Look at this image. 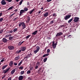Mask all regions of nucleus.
<instances>
[{
  "label": "nucleus",
  "mask_w": 80,
  "mask_h": 80,
  "mask_svg": "<svg viewBox=\"0 0 80 80\" xmlns=\"http://www.w3.org/2000/svg\"><path fill=\"white\" fill-rule=\"evenodd\" d=\"M22 28H23V29H25V28H26V27H27V26H26L25 24L23 22H22Z\"/></svg>",
  "instance_id": "nucleus-5"
},
{
  "label": "nucleus",
  "mask_w": 80,
  "mask_h": 80,
  "mask_svg": "<svg viewBox=\"0 0 80 80\" xmlns=\"http://www.w3.org/2000/svg\"><path fill=\"white\" fill-rule=\"evenodd\" d=\"M3 42L4 43H7V39L6 38H3L2 40Z\"/></svg>",
  "instance_id": "nucleus-9"
},
{
  "label": "nucleus",
  "mask_w": 80,
  "mask_h": 80,
  "mask_svg": "<svg viewBox=\"0 0 80 80\" xmlns=\"http://www.w3.org/2000/svg\"><path fill=\"white\" fill-rule=\"evenodd\" d=\"M14 65H15V66L17 65V63H16L15 62H14Z\"/></svg>",
  "instance_id": "nucleus-51"
},
{
  "label": "nucleus",
  "mask_w": 80,
  "mask_h": 80,
  "mask_svg": "<svg viewBox=\"0 0 80 80\" xmlns=\"http://www.w3.org/2000/svg\"><path fill=\"white\" fill-rule=\"evenodd\" d=\"M47 60V58H46L43 60L44 62H46Z\"/></svg>",
  "instance_id": "nucleus-27"
},
{
  "label": "nucleus",
  "mask_w": 80,
  "mask_h": 80,
  "mask_svg": "<svg viewBox=\"0 0 80 80\" xmlns=\"http://www.w3.org/2000/svg\"><path fill=\"white\" fill-rule=\"evenodd\" d=\"M21 49V51L22 52H24L25 50H26V47H22L20 48Z\"/></svg>",
  "instance_id": "nucleus-6"
},
{
  "label": "nucleus",
  "mask_w": 80,
  "mask_h": 80,
  "mask_svg": "<svg viewBox=\"0 0 80 80\" xmlns=\"http://www.w3.org/2000/svg\"><path fill=\"white\" fill-rule=\"evenodd\" d=\"M5 61V60L3 59L1 61V62H4Z\"/></svg>",
  "instance_id": "nucleus-56"
},
{
  "label": "nucleus",
  "mask_w": 80,
  "mask_h": 80,
  "mask_svg": "<svg viewBox=\"0 0 80 80\" xmlns=\"http://www.w3.org/2000/svg\"><path fill=\"white\" fill-rule=\"evenodd\" d=\"M32 12H33L32 11H31L30 12H29L30 14H32Z\"/></svg>",
  "instance_id": "nucleus-58"
},
{
  "label": "nucleus",
  "mask_w": 80,
  "mask_h": 80,
  "mask_svg": "<svg viewBox=\"0 0 80 80\" xmlns=\"http://www.w3.org/2000/svg\"><path fill=\"white\" fill-rule=\"evenodd\" d=\"M35 10V8L33 9L31 11L33 12Z\"/></svg>",
  "instance_id": "nucleus-60"
},
{
  "label": "nucleus",
  "mask_w": 80,
  "mask_h": 80,
  "mask_svg": "<svg viewBox=\"0 0 80 80\" xmlns=\"http://www.w3.org/2000/svg\"><path fill=\"white\" fill-rule=\"evenodd\" d=\"M27 74H30V73H31V71L30 70H29L27 72Z\"/></svg>",
  "instance_id": "nucleus-26"
},
{
  "label": "nucleus",
  "mask_w": 80,
  "mask_h": 80,
  "mask_svg": "<svg viewBox=\"0 0 80 80\" xmlns=\"http://www.w3.org/2000/svg\"><path fill=\"white\" fill-rule=\"evenodd\" d=\"M9 37V36L8 35H6L5 36V38H7V37Z\"/></svg>",
  "instance_id": "nucleus-52"
},
{
  "label": "nucleus",
  "mask_w": 80,
  "mask_h": 80,
  "mask_svg": "<svg viewBox=\"0 0 80 80\" xmlns=\"http://www.w3.org/2000/svg\"><path fill=\"white\" fill-rule=\"evenodd\" d=\"M1 3V4H2V5H5L6 4V2H5V0H2Z\"/></svg>",
  "instance_id": "nucleus-10"
},
{
  "label": "nucleus",
  "mask_w": 80,
  "mask_h": 80,
  "mask_svg": "<svg viewBox=\"0 0 80 80\" xmlns=\"http://www.w3.org/2000/svg\"><path fill=\"white\" fill-rule=\"evenodd\" d=\"M38 32V31H37V30L35 31L34 32H33L32 33V35H36L37 34V33Z\"/></svg>",
  "instance_id": "nucleus-17"
},
{
  "label": "nucleus",
  "mask_w": 80,
  "mask_h": 80,
  "mask_svg": "<svg viewBox=\"0 0 80 80\" xmlns=\"http://www.w3.org/2000/svg\"><path fill=\"white\" fill-rule=\"evenodd\" d=\"M13 6H12L11 7H10L8 9V10H12V9H13Z\"/></svg>",
  "instance_id": "nucleus-25"
},
{
  "label": "nucleus",
  "mask_w": 80,
  "mask_h": 80,
  "mask_svg": "<svg viewBox=\"0 0 80 80\" xmlns=\"http://www.w3.org/2000/svg\"><path fill=\"white\" fill-rule=\"evenodd\" d=\"M26 12L25 11H24V10H21L20 11V14H19V16H22L23 15V13H25Z\"/></svg>",
  "instance_id": "nucleus-2"
},
{
  "label": "nucleus",
  "mask_w": 80,
  "mask_h": 80,
  "mask_svg": "<svg viewBox=\"0 0 80 80\" xmlns=\"http://www.w3.org/2000/svg\"><path fill=\"white\" fill-rule=\"evenodd\" d=\"M8 66V65H6L3 66L2 68V70H4V69L5 68H6V67H7Z\"/></svg>",
  "instance_id": "nucleus-19"
},
{
  "label": "nucleus",
  "mask_w": 80,
  "mask_h": 80,
  "mask_svg": "<svg viewBox=\"0 0 80 80\" xmlns=\"http://www.w3.org/2000/svg\"><path fill=\"white\" fill-rule=\"evenodd\" d=\"M14 14H15V13H13V14H11V17H12V16H13V15H14Z\"/></svg>",
  "instance_id": "nucleus-62"
},
{
  "label": "nucleus",
  "mask_w": 80,
  "mask_h": 80,
  "mask_svg": "<svg viewBox=\"0 0 80 80\" xmlns=\"http://www.w3.org/2000/svg\"><path fill=\"white\" fill-rule=\"evenodd\" d=\"M52 46H53V48L55 49L56 48V44H55V42L53 41L52 42Z\"/></svg>",
  "instance_id": "nucleus-11"
},
{
  "label": "nucleus",
  "mask_w": 80,
  "mask_h": 80,
  "mask_svg": "<svg viewBox=\"0 0 80 80\" xmlns=\"http://www.w3.org/2000/svg\"><path fill=\"white\" fill-rule=\"evenodd\" d=\"M8 48L9 50H13L15 49V47L12 46H9L8 47Z\"/></svg>",
  "instance_id": "nucleus-1"
},
{
  "label": "nucleus",
  "mask_w": 80,
  "mask_h": 80,
  "mask_svg": "<svg viewBox=\"0 0 80 80\" xmlns=\"http://www.w3.org/2000/svg\"><path fill=\"white\" fill-rule=\"evenodd\" d=\"M22 45V43H21V42H19L18 43V46H20Z\"/></svg>",
  "instance_id": "nucleus-36"
},
{
  "label": "nucleus",
  "mask_w": 80,
  "mask_h": 80,
  "mask_svg": "<svg viewBox=\"0 0 80 80\" xmlns=\"http://www.w3.org/2000/svg\"><path fill=\"white\" fill-rule=\"evenodd\" d=\"M2 20H3V18H0V22H2Z\"/></svg>",
  "instance_id": "nucleus-40"
},
{
  "label": "nucleus",
  "mask_w": 80,
  "mask_h": 80,
  "mask_svg": "<svg viewBox=\"0 0 80 80\" xmlns=\"http://www.w3.org/2000/svg\"><path fill=\"white\" fill-rule=\"evenodd\" d=\"M71 16H72L71 15H68L67 16H66L64 18V20H67V19H68V18H70L71 17Z\"/></svg>",
  "instance_id": "nucleus-3"
},
{
  "label": "nucleus",
  "mask_w": 80,
  "mask_h": 80,
  "mask_svg": "<svg viewBox=\"0 0 80 80\" xmlns=\"http://www.w3.org/2000/svg\"><path fill=\"white\" fill-rule=\"evenodd\" d=\"M22 61H23V60H22L18 64V65L19 66H20V65H21V64H22Z\"/></svg>",
  "instance_id": "nucleus-29"
},
{
  "label": "nucleus",
  "mask_w": 80,
  "mask_h": 80,
  "mask_svg": "<svg viewBox=\"0 0 80 80\" xmlns=\"http://www.w3.org/2000/svg\"><path fill=\"white\" fill-rule=\"evenodd\" d=\"M38 68V66H36L35 67V69H37Z\"/></svg>",
  "instance_id": "nucleus-50"
},
{
  "label": "nucleus",
  "mask_w": 80,
  "mask_h": 80,
  "mask_svg": "<svg viewBox=\"0 0 80 80\" xmlns=\"http://www.w3.org/2000/svg\"><path fill=\"white\" fill-rule=\"evenodd\" d=\"M50 52V50L49 49H48L47 50V53H48Z\"/></svg>",
  "instance_id": "nucleus-38"
},
{
  "label": "nucleus",
  "mask_w": 80,
  "mask_h": 80,
  "mask_svg": "<svg viewBox=\"0 0 80 80\" xmlns=\"http://www.w3.org/2000/svg\"><path fill=\"white\" fill-rule=\"evenodd\" d=\"M72 20H73V19L71 18L68 21V22L70 23V22H72Z\"/></svg>",
  "instance_id": "nucleus-30"
},
{
  "label": "nucleus",
  "mask_w": 80,
  "mask_h": 80,
  "mask_svg": "<svg viewBox=\"0 0 80 80\" xmlns=\"http://www.w3.org/2000/svg\"><path fill=\"white\" fill-rule=\"evenodd\" d=\"M23 78V77L22 76H20L19 78V80H22Z\"/></svg>",
  "instance_id": "nucleus-15"
},
{
  "label": "nucleus",
  "mask_w": 80,
  "mask_h": 80,
  "mask_svg": "<svg viewBox=\"0 0 80 80\" xmlns=\"http://www.w3.org/2000/svg\"><path fill=\"white\" fill-rule=\"evenodd\" d=\"M79 20V18L76 17L74 18V22H77Z\"/></svg>",
  "instance_id": "nucleus-8"
},
{
  "label": "nucleus",
  "mask_w": 80,
  "mask_h": 80,
  "mask_svg": "<svg viewBox=\"0 0 80 80\" xmlns=\"http://www.w3.org/2000/svg\"><path fill=\"white\" fill-rule=\"evenodd\" d=\"M17 11H18V9H16L14 10V11H15V12H17Z\"/></svg>",
  "instance_id": "nucleus-61"
},
{
  "label": "nucleus",
  "mask_w": 80,
  "mask_h": 80,
  "mask_svg": "<svg viewBox=\"0 0 80 80\" xmlns=\"http://www.w3.org/2000/svg\"><path fill=\"white\" fill-rule=\"evenodd\" d=\"M41 70H42V69H41V68H40L39 69V70H38V72H40V71H41Z\"/></svg>",
  "instance_id": "nucleus-44"
},
{
  "label": "nucleus",
  "mask_w": 80,
  "mask_h": 80,
  "mask_svg": "<svg viewBox=\"0 0 80 80\" xmlns=\"http://www.w3.org/2000/svg\"><path fill=\"white\" fill-rule=\"evenodd\" d=\"M6 2H12V0H6Z\"/></svg>",
  "instance_id": "nucleus-37"
},
{
  "label": "nucleus",
  "mask_w": 80,
  "mask_h": 80,
  "mask_svg": "<svg viewBox=\"0 0 80 80\" xmlns=\"http://www.w3.org/2000/svg\"><path fill=\"white\" fill-rule=\"evenodd\" d=\"M10 68H7L6 70H5L4 71V74H5V73H6L7 72H8L9 70H10Z\"/></svg>",
  "instance_id": "nucleus-7"
},
{
  "label": "nucleus",
  "mask_w": 80,
  "mask_h": 80,
  "mask_svg": "<svg viewBox=\"0 0 80 80\" xmlns=\"http://www.w3.org/2000/svg\"><path fill=\"white\" fill-rule=\"evenodd\" d=\"M30 70H31V71H32V70H33V67H30Z\"/></svg>",
  "instance_id": "nucleus-42"
},
{
  "label": "nucleus",
  "mask_w": 80,
  "mask_h": 80,
  "mask_svg": "<svg viewBox=\"0 0 80 80\" xmlns=\"http://www.w3.org/2000/svg\"><path fill=\"white\" fill-rule=\"evenodd\" d=\"M63 35V33L61 32H58L57 33V34L56 35V37H58V36H60V35Z\"/></svg>",
  "instance_id": "nucleus-4"
},
{
  "label": "nucleus",
  "mask_w": 80,
  "mask_h": 80,
  "mask_svg": "<svg viewBox=\"0 0 80 80\" xmlns=\"http://www.w3.org/2000/svg\"><path fill=\"white\" fill-rule=\"evenodd\" d=\"M30 17H28L27 20V22H29L30 21Z\"/></svg>",
  "instance_id": "nucleus-33"
},
{
  "label": "nucleus",
  "mask_w": 80,
  "mask_h": 80,
  "mask_svg": "<svg viewBox=\"0 0 80 80\" xmlns=\"http://www.w3.org/2000/svg\"><path fill=\"white\" fill-rule=\"evenodd\" d=\"M31 36V35H28L25 38L27 39V38H29V37Z\"/></svg>",
  "instance_id": "nucleus-23"
},
{
  "label": "nucleus",
  "mask_w": 80,
  "mask_h": 80,
  "mask_svg": "<svg viewBox=\"0 0 80 80\" xmlns=\"http://www.w3.org/2000/svg\"><path fill=\"white\" fill-rule=\"evenodd\" d=\"M48 16V12H47L44 14V17H47Z\"/></svg>",
  "instance_id": "nucleus-14"
},
{
  "label": "nucleus",
  "mask_w": 80,
  "mask_h": 80,
  "mask_svg": "<svg viewBox=\"0 0 80 80\" xmlns=\"http://www.w3.org/2000/svg\"><path fill=\"white\" fill-rule=\"evenodd\" d=\"M37 63L38 65V66H40V64L39 62H37Z\"/></svg>",
  "instance_id": "nucleus-41"
},
{
  "label": "nucleus",
  "mask_w": 80,
  "mask_h": 80,
  "mask_svg": "<svg viewBox=\"0 0 80 80\" xmlns=\"http://www.w3.org/2000/svg\"><path fill=\"white\" fill-rule=\"evenodd\" d=\"M23 2V0H21L19 2V5H21L22 4V2Z\"/></svg>",
  "instance_id": "nucleus-24"
},
{
  "label": "nucleus",
  "mask_w": 80,
  "mask_h": 80,
  "mask_svg": "<svg viewBox=\"0 0 80 80\" xmlns=\"http://www.w3.org/2000/svg\"><path fill=\"white\" fill-rule=\"evenodd\" d=\"M54 22V21L53 20H52L51 22L50 23L52 24V23H53Z\"/></svg>",
  "instance_id": "nucleus-47"
},
{
  "label": "nucleus",
  "mask_w": 80,
  "mask_h": 80,
  "mask_svg": "<svg viewBox=\"0 0 80 80\" xmlns=\"http://www.w3.org/2000/svg\"><path fill=\"white\" fill-rule=\"evenodd\" d=\"M24 11H27L28 10V8H25L24 9Z\"/></svg>",
  "instance_id": "nucleus-28"
},
{
  "label": "nucleus",
  "mask_w": 80,
  "mask_h": 80,
  "mask_svg": "<svg viewBox=\"0 0 80 80\" xmlns=\"http://www.w3.org/2000/svg\"><path fill=\"white\" fill-rule=\"evenodd\" d=\"M8 80H12V78H9L8 79Z\"/></svg>",
  "instance_id": "nucleus-54"
},
{
  "label": "nucleus",
  "mask_w": 80,
  "mask_h": 80,
  "mask_svg": "<svg viewBox=\"0 0 80 80\" xmlns=\"http://www.w3.org/2000/svg\"><path fill=\"white\" fill-rule=\"evenodd\" d=\"M2 15V12H1L0 13V17Z\"/></svg>",
  "instance_id": "nucleus-57"
},
{
  "label": "nucleus",
  "mask_w": 80,
  "mask_h": 80,
  "mask_svg": "<svg viewBox=\"0 0 80 80\" xmlns=\"http://www.w3.org/2000/svg\"><path fill=\"white\" fill-rule=\"evenodd\" d=\"M22 22H21V23H20L19 24V27H21V26H22Z\"/></svg>",
  "instance_id": "nucleus-43"
},
{
  "label": "nucleus",
  "mask_w": 80,
  "mask_h": 80,
  "mask_svg": "<svg viewBox=\"0 0 80 80\" xmlns=\"http://www.w3.org/2000/svg\"><path fill=\"white\" fill-rule=\"evenodd\" d=\"M13 64V62L12 61L10 62L9 63V65L11 67H12V65Z\"/></svg>",
  "instance_id": "nucleus-13"
},
{
  "label": "nucleus",
  "mask_w": 80,
  "mask_h": 80,
  "mask_svg": "<svg viewBox=\"0 0 80 80\" xmlns=\"http://www.w3.org/2000/svg\"><path fill=\"white\" fill-rule=\"evenodd\" d=\"M27 5H30V2H28L27 3Z\"/></svg>",
  "instance_id": "nucleus-55"
},
{
  "label": "nucleus",
  "mask_w": 80,
  "mask_h": 80,
  "mask_svg": "<svg viewBox=\"0 0 80 80\" xmlns=\"http://www.w3.org/2000/svg\"><path fill=\"white\" fill-rule=\"evenodd\" d=\"M23 67H21L19 68V69H23Z\"/></svg>",
  "instance_id": "nucleus-49"
},
{
  "label": "nucleus",
  "mask_w": 80,
  "mask_h": 80,
  "mask_svg": "<svg viewBox=\"0 0 80 80\" xmlns=\"http://www.w3.org/2000/svg\"><path fill=\"white\" fill-rule=\"evenodd\" d=\"M38 52V51L36 50L34 51V53L36 54L37 53V52Z\"/></svg>",
  "instance_id": "nucleus-31"
},
{
  "label": "nucleus",
  "mask_w": 80,
  "mask_h": 80,
  "mask_svg": "<svg viewBox=\"0 0 80 80\" xmlns=\"http://www.w3.org/2000/svg\"><path fill=\"white\" fill-rule=\"evenodd\" d=\"M18 18V17H17L16 18H15L14 19V21H15L16 20H17Z\"/></svg>",
  "instance_id": "nucleus-48"
},
{
  "label": "nucleus",
  "mask_w": 80,
  "mask_h": 80,
  "mask_svg": "<svg viewBox=\"0 0 80 80\" xmlns=\"http://www.w3.org/2000/svg\"><path fill=\"white\" fill-rule=\"evenodd\" d=\"M10 33H13V31H11L10 32Z\"/></svg>",
  "instance_id": "nucleus-63"
},
{
  "label": "nucleus",
  "mask_w": 80,
  "mask_h": 80,
  "mask_svg": "<svg viewBox=\"0 0 80 80\" xmlns=\"http://www.w3.org/2000/svg\"><path fill=\"white\" fill-rule=\"evenodd\" d=\"M53 16L54 17H55V14L53 13Z\"/></svg>",
  "instance_id": "nucleus-64"
},
{
  "label": "nucleus",
  "mask_w": 80,
  "mask_h": 80,
  "mask_svg": "<svg viewBox=\"0 0 80 80\" xmlns=\"http://www.w3.org/2000/svg\"><path fill=\"white\" fill-rule=\"evenodd\" d=\"M28 57H27V56H26L24 58V59H28Z\"/></svg>",
  "instance_id": "nucleus-46"
},
{
  "label": "nucleus",
  "mask_w": 80,
  "mask_h": 80,
  "mask_svg": "<svg viewBox=\"0 0 80 80\" xmlns=\"http://www.w3.org/2000/svg\"><path fill=\"white\" fill-rule=\"evenodd\" d=\"M52 0H47V2H51Z\"/></svg>",
  "instance_id": "nucleus-53"
},
{
  "label": "nucleus",
  "mask_w": 80,
  "mask_h": 80,
  "mask_svg": "<svg viewBox=\"0 0 80 80\" xmlns=\"http://www.w3.org/2000/svg\"><path fill=\"white\" fill-rule=\"evenodd\" d=\"M15 69L12 70L11 72V75H13L14 73H15Z\"/></svg>",
  "instance_id": "nucleus-16"
},
{
  "label": "nucleus",
  "mask_w": 80,
  "mask_h": 80,
  "mask_svg": "<svg viewBox=\"0 0 80 80\" xmlns=\"http://www.w3.org/2000/svg\"><path fill=\"white\" fill-rule=\"evenodd\" d=\"M32 54H31V53H30V54H28V55H26V56H27V57L28 58H29V57H30L31 56H32Z\"/></svg>",
  "instance_id": "nucleus-20"
},
{
  "label": "nucleus",
  "mask_w": 80,
  "mask_h": 80,
  "mask_svg": "<svg viewBox=\"0 0 80 80\" xmlns=\"http://www.w3.org/2000/svg\"><path fill=\"white\" fill-rule=\"evenodd\" d=\"M13 37H9V40H12V39H13Z\"/></svg>",
  "instance_id": "nucleus-32"
},
{
  "label": "nucleus",
  "mask_w": 80,
  "mask_h": 80,
  "mask_svg": "<svg viewBox=\"0 0 80 80\" xmlns=\"http://www.w3.org/2000/svg\"><path fill=\"white\" fill-rule=\"evenodd\" d=\"M24 71H21V75H23V73H24Z\"/></svg>",
  "instance_id": "nucleus-35"
},
{
  "label": "nucleus",
  "mask_w": 80,
  "mask_h": 80,
  "mask_svg": "<svg viewBox=\"0 0 80 80\" xmlns=\"http://www.w3.org/2000/svg\"><path fill=\"white\" fill-rule=\"evenodd\" d=\"M36 50L38 51H39V50H40V47H39V46H37L36 47Z\"/></svg>",
  "instance_id": "nucleus-22"
},
{
  "label": "nucleus",
  "mask_w": 80,
  "mask_h": 80,
  "mask_svg": "<svg viewBox=\"0 0 80 80\" xmlns=\"http://www.w3.org/2000/svg\"><path fill=\"white\" fill-rule=\"evenodd\" d=\"M28 80H32V78L31 77H28Z\"/></svg>",
  "instance_id": "nucleus-45"
},
{
  "label": "nucleus",
  "mask_w": 80,
  "mask_h": 80,
  "mask_svg": "<svg viewBox=\"0 0 80 80\" xmlns=\"http://www.w3.org/2000/svg\"><path fill=\"white\" fill-rule=\"evenodd\" d=\"M41 13V11H38V13L39 14V13Z\"/></svg>",
  "instance_id": "nucleus-59"
},
{
  "label": "nucleus",
  "mask_w": 80,
  "mask_h": 80,
  "mask_svg": "<svg viewBox=\"0 0 80 80\" xmlns=\"http://www.w3.org/2000/svg\"><path fill=\"white\" fill-rule=\"evenodd\" d=\"M21 50H18L17 51V52H16V53H17V54H18L19 53H21Z\"/></svg>",
  "instance_id": "nucleus-18"
},
{
  "label": "nucleus",
  "mask_w": 80,
  "mask_h": 80,
  "mask_svg": "<svg viewBox=\"0 0 80 80\" xmlns=\"http://www.w3.org/2000/svg\"><path fill=\"white\" fill-rule=\"evenodd\" d=\"M17 28L14 29L13 30L14 32H17Z\"/></svg>",
  "instance_id": "nucleus-34"
},
{
  "label": "nucleus",
  "mask_w": 80,
  "mask_h": 80,
  "mask_svg": "<svg viewBox=\"0 0 80 80\" xmlns=\"http://www.w3.org/2000/svg\"><path fill=\"white\" fill-rule=\"evenodd\" d=\"M19 59H20V56L19 55H18L14 58V60H15V61H16V60H19Z\"/></svg>",
  "instance_id": "nucleus-12"
},
{
  "label": "nucleus",
  "mask_w": 80,
  "mask_h": 80,
  "mask_svg": "<svg viewBox=\"0 0 80 80\" xmlns=\"http://www.w3.org/2000/svg\"><path fill=\"white\" fill-rule=\"evenodd\" d=\"M3 29H2L0 31V33H2L3 32Z\"/></svg>",
  "instance_id": "nucleus-39"
},
{
  "label": "nucleus",
  "mask_w": 80,
  "mask_h": 80,
  "mask_svg": "<svg viewBox=\"0 0 80 80\" xmlns=\"http://www.w3.org/2000/svg\"><path fill=\"white\" fill-rule=\"evenodd\" d=\"M48 55H49V54L48 53L46 54H44L43 56V57H47V56H48Z\"/></svg>",
  "instance_id": "nucleus-21"
}]
</instances>
